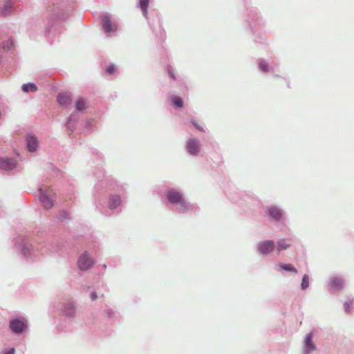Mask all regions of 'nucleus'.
I'll use <instances>...</instances> for the list:
<instances>
[{
  "instance_id": "9b49d317",
  "label": "nucleus",
  "mask_w": 354,
  "mask_h": 354,
  "mask_svg": "<svg viewBox=\"0 0 354 354\" xmlns=\"http://www.w3.org/2000/svg\"><path fill=\"white\" fill-rule=\"evenodd\" d=\"M187 150L193 155L196 154L199 151V145L197 140H191L187 142Z\"/></svg>"
},
{
  "instance_id": "ddd939ff",
  "label": "nucleus",
  "mask_w": 354,
  "mask_h": 354,
  "mask_svg": "<svg viewBox=\"0 0 354 354\" xmlns=\"http://www.w3.org/2000/svg\"><path fill=\"white\" fill-rule=\"evenodd\" d=\"M121 203V200L118 196H112L109 201V207L110 209H115L118 207Z\"/></svg>"
},
{
  "instance_id": "20e7f679",
  "label": "nucleus",
  "mask_w": 354,
  "mask_h": 354,
  "mask_svg": "<svg viewBox=\"0 0 354 354\" xmlns=\"http://www.w3.org/2000/svg\"><path fill=\"white\" fill-rule=\"evenodd\" d=\"M274 243L272 241H264L258 245L259 251L263 254H268L274 250Z\"/></svg>"
},
{
  "instance_id": "5701e85b",
  "label": "nucleus",
  "mask_w": 354,
  "mask_h": 354,
  "mask_svg": "<svg viewBox=\"0 0 354 354\" xmlns=\"http://www.w3.org/2000/svg\"><path fill=\"white\" fill-rule=\"evenodd\" d=\"M259 67L263 71H268V64L264 61L260 62Z\"/></svg>"
},
{
  "instance_id": "4468645a",
  "label": "nucleus",
  "mask_w": 354,
  "mask_h": 354,
  "mask_svg": "<svg viewBox=\"0 0 354 354\" xmlns=\"http://www.w3.org/2000/svg\"><path fill=\"white\" fill-rule=\"evenodd\" d=\"M290 245L288 241L285 239L279 240L277 242V252L280 253L282 250L288 249Z\"/></svg>"
},
{
  "instance_id": "6ab92c4d",
  "label": "nucleus",
  "mask_w": 354,
  "mask_h": 354,
  "mask_svg": "<svg viewBox=\"0 0 354 354\" xmlns=\"http://www.w3.org/2000/svg\"><path fill=\"white\" fill-rule=\"evenodd\" d=\"M279 266L281 270H286V271L292 272H294L295 274L297 273V269L295 267H293L291 264H289V263H288V264H283V263H281Z\"/></svg>"
},
{
  "instance_id": "2eb2a0df",
  "label": "nucleus",
  "mask_w": 354,
  "mask_h": 354,
  "mask_svg": "<svg viewBox=\"0 0 354 354\" xmlns=\"http://www.w3.org/2000/svg\"><path fill=\"white\" fill-rule=\"evenodd\" d=\"M88 106H87L86 101L82 98L80 97L78 98L75 102V109L77 111H83L84 109H88Z\"/></svg>"
},
{
  "instance_id": "393cba45",
  "label": "nucleus",
  "mask_w": 354,
  "mask_h": 354,
  "mask_svg": "<svg viewBox=\"0 0 354 354\" xmlns=\"http://www.w3.org/2000/svg\"><path fill=\"white\" fill-rule=\"evenodd\" d=\"M11 6H10V3H8V4H6L5 6H4V8L2 10V13L3 14H6L7 10H8L9 8H10Z\"/></svg>"
},
{
  "instance_id": "39448f33",
  "label": "nucleus",
  "mask_w": 354,
  "mask_h": 354,
  "mask_svg": "<svg viewBox=\"0 0 354 354\" xmlns=\"http://www.w3.org/2000/svg\"><path fill=\"white\" fill-rule=\"evenodd\" d=\"M40 192V199L46 209H50L53 205V202L52 198L46 193L43 188L39 189Z\"/></svg>"
},
{
  "instance_id": "f3484780",
  "label": "nucleus",
  "mask_w": 354,
  "mask_h": 354,
  "mask_svg": "<svg viewBox=\"0 0 354 354\" xmlns=\"http://www.w3.org/2000/svg\"><path fill=\"white\" fill-rule=\"evenodd\" d=\"M22 90L24 92H35L37 91V86L33 83L24 84L22 85Z\"/></svg>"
},
{
  "instance_id": "f257e3e1",
  "label": "nucleus",
  "mask_w": 354,
  "mask_h": 354,
  "mask_svg": "<svg viewBox=\"0 0 354 354\" xmlns=\"http://www.w3.org/2000/svg\"><path fill=\"white\" fill-rule=\"evenodd\" d=\"M167 198L171 203L180 204L182 207H186V203L180 192L170 190L167 194Z\"/></svg>"
},
{
  "instance_id": "a878e982",
  "label": "nucleus",
  "mask_w": 354,
  "mask_h": 354,
  "mask_svg": "<svg viewBox=\"0 0 354 354\" xmlns=\"http://www.w3.org/2000/svg\"><path fill=\"white\" fill-rule=\"evenodd\" d=\"M15 350L14 348H11L10 351L5 353V354H15Z\"/></svg>"
},
{
  "instance_id": "f03ea898",
  "label": "nucleus",
  "mask_w": 354,
  "mask_h": 354,
  "mask_svg": "<svg viewBox=\"0 0 354 354\" xmlns=\"http://www.w3.org/2000/svg\"><path fill=\"white\" fill-rule=\"evenodd\" d=\"M77 263L80 269L86 270L93 265L94 261L89 257L88 254L85 252L80 257Z\"/></svg>"
},
{
  "instance_id": "0eeeda50",
  "label": "nucleus",
  "mask_w": 354,
  "mask_h": 354,
  "mask_svg": "<svg viewBox=\"0 0 354 354\" xmlns=\"http://www.w3.org/2000/svg\"><path fill=\"white\" fill-rule=\"evenodd\" d=\"M58 103L66 108L71 103V95L68 93H59L57 96Z\"/></svg>"
},
{
  "instance_id": "6e6552de",
  "label": "nucleus",
  "mask_w": 354,
  "mask_h": 354,
  "mask_svg": "<svg viewBox=\"0 0 354 354\" xmlns=\"http://www.w3.org/2000/svg\"><path fill=\"white\" fill-rule=\"evenodd\" d=\"M269 215L274 220L279 221L282 217V212L279 208L276 206H270L268 207Z\"/></svg>"
},
{
  "instance_id": "dca6fc26",
  "label": "nucleus",
  "mask_w": 354,
  "mask_h": 354,
  "mask_svg": "<svg viewBox=\"0 0 354 354\" xmlns=\"http://www.w3.org/2000/svg\"><path fill=\"white\" fill-rule=\"evenodd\" d=\"M312 335L308 334L306 337V350L308 353L315 348V346L312 342Z\"/></svg>"
},
{
  "instance_id": "aec40b11",
  "label": "nucleus",
  "mask_w": 354,
  "mask_h": 354,
  "mask_svg": "<svg viewBox=\"0 0 354 354\" xmlns=\"http://www.w3.org/2000/svg\"><path fill=\"white\" fill-rule=\"evenodd\" d=\"M149 0H140V8L142 9L143 15L145 16H146L147 14V7H148V4H149Z\"/></svg>"
},
{
  "instance_id": "cd10ccee",
  "label": "nucleus",
  "mask_w": 354,
  "mask_h": 354,
  "mask_svg": "<svg viewBox=\"0 0 354 354\" xmlns=\"http://www.w3.org/2000/svg\"><path fill=\"white\" fill-rule=\"evenodd\" d=\"M169 73L170 75V76L174 79V80H176V77H175V75H174V73L172 71L169 70Z\"/></svg>"
},
{
  "instance_id": "7ed1b4c3",
  "label": "nucleus",
  "mask_w": 354,
  "mask_h": 354,
  "mask_svg": "<svg viewBox=\"0 0 354 354\" xmlns=\"http://www.w3.org/2000/svg\"><path fill=\"white\" fill-rule=\"evenodd\" d=\"M26 328V324L23 319H13L10 323V328L15 333H21Z\"/></svg>"
},
{
  "instance_id": "423d86ee",
  "label": "nucleus",
  "mask_w": 354,
  "mask_h": 354,
  "mask_svg": "<svg viewBox=\"0 0 354 354\" xmlns=\"http://www.w3.org/2000/svg\"><path fill=\"white\" fill-rule=\"evenodd\" d=\"M102 23L103 28L106 32H114L117 29L116 26L111 24L110 17L107 15L102 17Z\"/></svg>"
},
{
  "instance_id": "bb28decb",
  "label": "nucleus",
  "mask_w": 354,
  "mask_h": 354,
  "mask_svg": "<svg viewBox=\"0 0 354 354\" xmlns=\"http://www.w3.org/2000/svg\"><path fill=\"white\" fill-rule=\"evenodd\" d=\"M344 307H345L346 311L348 312L349 311V304L348 302H346L344 304Z\"/></svg>"
},
{
  "instance_id": "b1692460",
  "label": "nucleus",
  "mask_w": 354,
  "mask_h": 354,
  "mask_svg": "<svg viewBox=\"0 0 354 354\" xmlns=\"http://www.w3.org/2000/svg\"><path fill=\"white\" fill-rule=\"evenodd\" d=\"M106 71L109 74H112L115 71V67L113 64H110L106 67Z\"/></svg>"
},
{
  "instance_id": "1a4fd4ad",
  "label": "nucleus",
  "mask_w": 354,
  "mask_h": 354,
  "mask_svg": "<svg viewBox=\"0 0 354 354\" xmlns=\"http://www.w3.org/2000/svg\"><path fill=\"white\" fill-rule=\"evenodd\" d=\"M16 162L13 159L5 158L0 160V167L5 170H10L15 168Z\"/></svg>"
},
{
  "instance_id": "f8f14e48",
  "label": "nucleus",
  "mask_w": 354,
  "mask_h": 354,
  "mask_svg": "<svg viewBox=\"0 0 354 354\" xmlns=\"http://www.w3.org/2000/svg\"><path fill=\"white\" fill-rule=\"evenodd\" d=\"M330 283L333 288L339 290L344 286V281L340 277H333L330 279Z\"/></svg>"
},
{
  "instance_id": "c85d7f7f",
  "label": "nucleus",
  "mask_w": 354,
  "mask_h": 354,
  "mask_svg": "<svg viewBox=\"0 0 354 354\" xmlns=\"http://www.w3.org/2000/svg\"><path fill=\"white\" fill-rule=\"evenodd\" d=\"M97 298V295L95 292H92L91 294V299L92 300H95Z\"/></svg>"
},
{
  "instance_id": "412c9836",
  "label": "nucleus",
  "mask_w": 354,
  "mask_h": 354,
  "mask_svg": "<svg viewBox=\"0 0 354 354\" xmlns=\"http://www.w3.org/2000/svg\"><path fill=\"white\" fill-rule=\"evenodd\" d=\"M172 102L175 105L176 109L182 108L183 106V100L180 97L174 96L172 97Z\"/></svg>"
},
{
  "instance_id": "4be33fe9",
  "label": "nucleus",
  "mask_w": 354,
  "mask_h": 354,
  "mask_svg": "<svg viewBox=\"0 0 354 354\" xmlns=\"http://www.w3.org/2000/svg\"><path fill=\"white\" fill-rule=\"evenodd\" d=\"M309 286V279L308 275L305 274L303 277L302 281H301V288L306 289Z\"/></svg>"
},
{
  "instance_id": "9d476101",
  "label": "nucleus",
  "mask_w": 354,
  "mask_h": 354,
  "mask_svg": "<svg viewBox=\"0 0 354 354\" xmlns=\"http://www.w3.org/2000/svg\"><path fill=\"white\" fill-rule=\"evenodd\" d=\"M26 140L28 150L30 151H36L38 147V141L37 138L34 136H28Z\"/></svg>"
},
{
  "instance_id": "a211bd4d",
  "label": "nucleus",
  "mask_w": 354,
  "mask_h": 354,
  "mask_svg": "<svg viewBox=\"0 0 354 354\" xmlns=\"http://www.w3.org/2000/svg\"><path fill=\"white\" fill-rule=\"evenodd\" d=\"M75 307L72 304H68L66 305L64 312L67 316H69V317L73 316L75 314Z\"/></svg>"
}]
</instances>
